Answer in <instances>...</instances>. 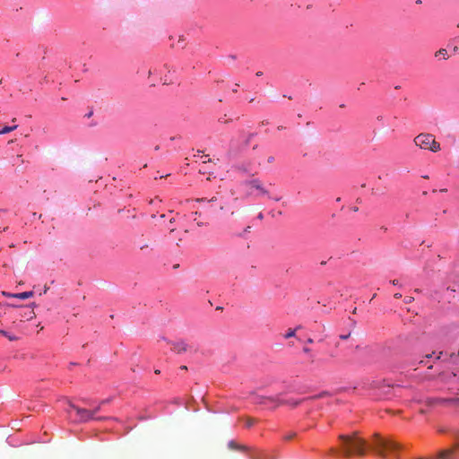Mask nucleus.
Returning <instances> with one entry per match:
<instances>
[{
  "label": "nucleus",
  "instance_id": "dca6fc26",
  "mask_svg": "<svg viewBox=\"0 0 459 459\" xmlns=\"http://www.w3.org/2000/svg\"><path fill=\"white\" fill-rule=\"evenodd\" d=\"M24 316H26L28 319H32L35 316V313L33 310H28V313H25Z\"/></svg>",
  "mask_w": 459,
  "mask_h": 459
},
{
  "label": "nucleus",
  "instance_id": "9d476101",
  "mask_svg": "<svg viewBox=\"0 0 459 459\" xmlns=\"http://www.w3.org/2000/svg\"><path fill=\"white\" fill-rule=\"evenodd\" d=\"M34 295L33 291H24L21 293H15L12 294V298H16L20 299H27L29 298H31Z\"/></svg>",
  "mask_w": 459,
  "mask_h": 459
},
{
  "label": "nucleus",
  "instance_id": "49530a36",
  "mask_svg": "<svg viewBox=\"0 0 459 459\" xmlns=\"http://www.w3.org/2000/svg\"><path fill=\"white\" fill-rule=\"evenodd\" d=\"M248 229H250V226H247V228H246V231H248Z\"/></svg>",
  "mask_w": 459,
  "mask_h": 459
},
{
  "label": "nucleus",
  "instance_id": "4468645a",
  "mask_svg": "<svg viewBox=\"0 0 459 459\" xmlns=\"http://www.w3.org/2000/svg\"><path fill=\"white\" fill-rule=\"evenodd\" d=\"M16 128H17V126H4V127L0 131V134L10 133V132L13 131V130H14V129H16Z\"/></svg>",
  "mask_w": 459,
  "mask_h": 459
},
{
  "label": "nucleus",
  "instance_id": "cd10ccee",
  "mask_svg": "<svg viewBox=\"0 0 459 459\" xmlns=\"http://www.w3.org/2000/svg\"><path fill=\"white\" fill-rule=\"evenodd\" d=\"M394 298L395 299H400V298H402V294L401 293H395L394 294Z\"/></svg>",
  "mask_w": 459,
  "mask_h": 459
},
{
  "label": "nucleus",
  "instance_id": "1a4fd4ad",
  "mask_svg": "<svg viewBox=\"0 0 459 459\" xmlns=\"http://www.w3.org/2000/svg\"><path fill=\"white\" fill-rule=\"evenodd\" d=\"M169 344L171 345V351H174L177 354H182L191 348L190 345H188L185 341L179 340L177 342H170Z\"/></svg>",
  "mask_w": 459,
  "mask_h": 459
},
{
  "label": "nucleus",
  "instance_id": "e433bc0d",
  "mask_svg": "<svg viewBox=\"0 0 459 459\" xmlns=\"http://www.w3.org/2000/svg\"><path fill=\"white\" fill-rule=\"evenodd\" d=\"M232 200H233L234 202H237V201H238V197H233V198H232Z\"/></svg>",
  "mask_w": 459,
  "mask_h": 459
},
{
  "label": "nucleus",
  "instance_id": "f704fd0d",
  "mask_svg": "<svg viewBox=\"0 0 459 459\" xmlns=\"http://www.w3.org/2000/svg\"><path fill=\"white\" fill-rule=\"evenodd\" d=\"M174 221H175V218H171V219L169 220V223H170V224H172Z\"/></svg>",
  "mask_w": 459,
  "mask_h": 459
},
{
  "label": "nucleus",
  "instance_id": "412c9836",
  "mask_svg": "<svg viewBox=\"0 0 459 459\" xmlns=\"http://www.w3.org/2000/svg\"><path fill=\"white\" fill-rule=\"evenodd\" d=\"M412 300H413L412 297H405V299H404V302L407 304L412 302Z\"/></svg>",
  "mask_w": 459,
  "mask_h": 459
},
{
  "label": "nucleus",
  "instance_id": "72a5a7b5",
  "mask_svg": "<svg viewBox=\"0 0 459 459\" xmlns=\"http://www.w3.org/2000/svg\"><path fill=\"white\" fill-rule=\"evenodd\" d=\"M234 194H235V193H234V191H233V190H230V196H233V195H234Z\"/></svg>",
  "mask_w": 459,
  "mask_h": 459
},
{
  "label": "nucleus",
  "instance_id": "4c0bfd02",
  "mask_svg": "<svg viewBox=\"0 0 459 459\" xmlns=\"http://www.w3.org/2000/svg\"><path fill=\"white\" fill-rule=\"evenodd\" d=\"M48 287H45L44 289V293H46L48 291Z\"/></svg>",
  "mask_w": 459,
  "mask_h": 459
},
{
  "label": "nucleus",
  "instance_id": "0eeeda50",
  "mask_svg": "<svg viewBox=\"0 0 459 459\" xmlns=\"http://www.w3.org/2000/svg\"><path fill=\"white\" fill-rule=\"evenodd\" d=\"M70 407L76 411V414L81 421H88L91 419H94V414L98 412L100 409V406H98L93 411H89L86 409H81L76 407L75 405L70 403Z\"/></svg>",
  "mask_w": 459,
  "mask_h": 459
},
{
  "label": "nucleus",
  "instance_id": "8fccbe9b",
  "mask_svg": "<svg viewBox=\"0 0 459 459\" xmlns=\"http://www.w3.org/2000/svg\"><path fill=\"white\" fill-rule=\"evenodd\" d=\"M456 357H459V349H458V352H457V355H456Z\"/></svg>",
  "mask_w": 459,
  "mask_h": 459
},
{
  "label": "nucleus",
  "instance_id": "a18cd8bd",
  "mask_svg": "<svg viewBox=\"0 0 459 459\" xmlns=\"http://www.w3.org/2000/svg\"><path fill=\"white\" fill-rule=\"evenodd\" d=\"M195 215H199V216L201 215V213H198V212H195Z\"/></svg>",
  "mask_w": 459,
  "mask_h": 459
},
{
  "label": "nucleus",
  "instance_id": "4be33fe9",
  "mask_svg": "<svg viewBox=\"0 0 459 459\" xmlns=\"http://www.w3.org/2000/svg\"><path fill=\"white\" fill-rule=\"evenodd\" d=\"M350 335H351L350 333L348 334H342V335H340V338L342 340H346L350 337Z\"/></svg>",
  "mask_w": 459,
  "mask_h": 459
},
{
  "label": "nucleus",
  "instance_id": "473e14b6",
  "mask_svg": "<svg viewBox=\"0 0 459 459\" xmlns=\"http://www.w3.org/2000/svg\"><path fill=\"white\" fill-rule=\"evenodd\" d=\"M330 452H331L332 454H334V453H336V450H335L334 448H331V449H330Z\"/></svg>",
  "mask_w": 459,
  "mask_h": 459
},
{
  "label": "nucleus",
  "instance_id": "ddd939ff",
  "mask_svg": "<svg viewBox=\"0 0 459 459\" xmlns=\"http://www.w3.org/2000/svg\"><path fill=\"white\" fill-rule=\"evenodd\" d=\"M235 169L236 170L238 171H240V172H244V173H248L249 172V169L245 166L244 164H238V165H236L235 166Z\"/></svg>",
  "mask_w": 459,
  "mask_h": 459
},
{
  "label": "nucleus",
  "instance_id": "20e7f679",
  "mask_svg": "<svg viewBox=\"0 0 459 459\" xmlns=\"http://www.w3.org/2000/svg\"><path fill=\"white\" fill-rule=\"evenodd\" d=\"M414 143L421 149L429 150L433 152L440 151V143L436 141L431 134H420L414 138Z\"/></svg>",
  "mask_w": 459,
  "mask_h": 459
},
{
  "label": "nucleus",
  "instance_id": "2eb2a0df",
  "mask_svg": "<svg viewBox=\"0 0 459 459\" xmlns=\"http://www.w3.org/2000/svg\"><path fill=\"white\" fill-rule=\"evenodd\" d=\"M296 334V329L290 328L284 335V338L289 339L290 337H294Z\"/></svg>",
  "mask_w": 459,
  "mask_h": 459
},
{
  "label": "nucleus",
  "instance_id": "6e6552de",
  "mask_svg": "<svg viewBox=\"0 0 459 459\" xmlns=\"http://www.w3.org/2000/svg\"><path fill=\"white\" fill-rule=\"evenodd\" d=\"M243 185L251 189H255L259 195L269 196V191L264 187L263 182L259 178H252L243 182Z\"/></svg>",
  "mask_w": 459,
  "mask_h": 459
},
{
  "label": "nucleus",
  "instance_id": "09e8293b",
  "mask_svg": "<svg viewBox=\"0 0 459 459\" xmlns=\"http://www.w3.org/2000/svg\"><path fill=\"white\" fill-rule=\"evenodd\" d=\"M248 229H250V226H247V228H246V231H248Z\"/></svg>",
  "mask_w": 459,
  "mask_h": 459
},
{
  "label": "nucleus",
  "instance_id": "5701e85b",
  "mask_svg": "<svg viewBox=\"0 0 459 459\" xmlns=\"http://www.w3.org/2000/svg\"><path fill=\"white\" fill-rule=\"evenodd\" d=\"M253 423H254V420L252 419H248L247 420V427H251L253 425Z\"/></svg>",
  "mask_w": 459,
  "mask_h": 459
},
{
  "label": "nucleus",
  "instance_id": "de8ad7c7",
  "mask_svg": "<svg viewBox=\"0 0 459 459\" xmlns=\"http://www.w3.org/2000/svg\"><path fill=\"white\" fill-rule=\"evenodd\" d=\"M248 229H250V226H247V228H246V231H248Z\"/></svg>",
  "mask_w": 459,
  "mask_h": 459
},
{
  "label": "nucleus",
  "instance_id": "a878e982",
  "mask_svg": "<svg viewBox=\"0 0 459 459\" xmlns=\"http://www.w3.org/2000/svg\"><path fill=\"white\" fill-rule=\"evenodd\" d=\"M379 388H383V389H385V388H386V389H388V390H389V389L391 388V386H390L389 385H385V384H383V385H381V386H379Z\"/></svg>",
  "mask_w": 459,
  "mask_h": 459
},
{
  "label": "nucleus",
  "instance_id": "423d86ee",
  "mask_svg": "<svg viewBox=\"0 0 459 459\" xmlns=\"http://www.w3.org/2000/svg\"><path fill=\"white\" fill-rule=\"evenodd\" d=\"M228 195H218L214 197H212L211 200L208 201V204H210V207L207 209V212H212L211 209L213 206L214 203V211L216 208H218L221 211H229L230 210V204L228 203Z\"/></svg>",
  "mask_w": 459,
  "mask_h": 459
},
{
  "label": "nucleus",
  "instance_id": "c9c22d12",
  "mask_svg": "<svg viewBox=\"0 0 459 459\" xmlns=\"http://www.w3.org/2000/svg\"><path fill=\"white\" fill-rule=\"evenodd\" d=\"M258 218L261 220L263 219V214L261 212L258 214Z\"/></svg>",
  "mask_w": 459,
  "mask_h": 459
},
{
  "label": "nucleus",
  "instance_id": "c85d7f7f",
  "mask_svg": "<svg viewBox=\"0 0 459 459\" xmlns=\"http://www.w3.org/2000/svg\"><path fill=\"white\" fill-rule=\"evenodd\" d=\"M3 294L6 297H11L12 298V294L13 293H6V292H3Z\"/></svg>",
  "mask_w": 459,
  "mask_h": 459
},
{
  "label": "nucleus",
  "instance_id": "ea45409f",
  "mask_svg": "<svg viewBox=\"0 0 459 459\" xmlns=\"http://www.w3.org/2000/svg\"><path fill=\"white\" fill-rule=\"evenodd\" d=\"M160 371L159 369L155 370V374H160Z\"/></svg>",
  "mask_w": 459,
  "mask_h": 459
},
{
  "label": "nucleus",
  "instance_id": "2f4dec72",
  "mask_svg": "<svg viewBox=\"0 0 459 459\" xmlns=\"http://www.w3.org/2000/svg\"><path fill=\"white\" fill-rule=\"evenodd\" d=\"M180 369H182V370H187V367H186V366H181V367H180Z\"/></svg>",
  "mask_w": 459,
  "mask_h": 459
},
{
  "label": "nucleus",
  "instance_id": "c756f323",
  "mask_svg": "<svg viewBox=\"0 0 459 459\" xmlns=\"http://www.w3.org/2000/svg\"><path fill=\"white\" fill-rule=\"evenodd\" d=\"M307 343H313V342H314V341H313V339H312V338H308V339L307 340Z\"/></svg>",
  "mask_w": 459,
  "mask_h": 459
},
{
  "label": "nucleus",
  "instance_id": "f257e3e1",
  "mask_svg": "<svg viewBox=\"0 0 459 459\" xmlns=\"http://www.w3.org/2000/svg\"><path fill=\"white\" fill-rule=\"evenodd\" d=\"M446 383L448 385L447 390L451 394V396L447 397H427L421 402L429 407L436 406H447V407H457L459 406V397L456 396V392L459 391V378L455 374H449L446 377Z\"/></svg>",
  "mask_w": 459,
  "mask_h": 459
},
{
  "label": "nucleus",
  "instance_id": "9b49d317",
  "mask_svg": "<svg viewBox=\"0 0 459 459\" xmlns=\"http://www.w3.org/2000/svg\"><path fill=\"white\" fill-rule=\"evenodd\" d=\"M435 57H442L444 60H446L448 58L447 50L440 48L435 53Z\"/></svg>",
  "mask_w": 459,
  "mask_h": 459
},
{
  "label": "nucleus",
  "instance_id": "3c124183",
  "mask_svg": "<svg viewBox=\"0 0 459 459\" xmlns=\"http://www.w3.org/2000/svg\"><path fill=\"white\" fill-rule=\"evenodd\" d=\"M2 212H5V211H4V210H0V213H1Z\"/></svg>",
  "mask_w": 459,
  "mask_h": 459
},
{
  "label": "nucleus",
  "instance_id": "7c9ffc66",
  "mask_svg": "<svg viewBox=\"0 0 459 459\" xmlns=\"http://www.w3.org/2000/svg\"><path fill=\"white\" fill-rule=\"evenodd\" d=\"M392 283H393L394 285H398V280H393V281H392Z\"/></svg>",
  "mask_w": 459,
  "mask_h": 459
},
{
  "label": "nucleus",
  "instance_id": "79ce46f5",
  "mask_svg": "<svg viewBox=\"0 0 459 459\" xmlns=\"http://www.w3.org/2000/svg\"><path fill=\"white\" fill-rule=\"evenodd\" d=\"M357 308L355 307L352 311L353 314H356Z\"/></svg>",
  "mask_w": 459,
  "mask_h": 459
},
{
  "label": "nucleus",
  "instance_id": "58836bf2",
  "mask_svg": "<svg viewBox=\"0 0 459 459\" xmlns=\"http://www.w3.org/2000/svg\"><path fill=\"white\" fill-rule=\"evenodd\" d=\"M313 362H314V356L311 355V363H313Z\"/></svg>",
  "mask_w": 459,
  "mask_h": 459
},
{
  "label": "nucleus",
  "instance_id": "b1692460",
  "mask_svg": "<svg viewBox=\"0 0 459 459\" xmlns=\"http://www.w3.org/2000/svg\"><path fill=\"white\" fill-rule=\"evenodd\" d=\"M303 351L307 354H310L311 353V350L308 348V347H304L303 348Z\"/></svg>",
  "mask_w": 459,
  "mask_h": 459
},
{
  "label": "nucleus",
  "instance_id": "a19ab883",
  "mask_svg": "<svg viewBox=\"0 0 459 459\" xmlns=\"http://www.w3.org/2000/svg\"><path fill=\"white\" fill-rule=\"evenodd\" d=\"M446 191H447L446 189H441V190H440V192H443V193H445V192H446Z\"/></svg>",
  "mask_w": 459,
  "mask_h": 459
},
{
  "label": "nucleus",
  "instance_id": "37998d69",
  "mask_svg": "<svg viewBox=\"0 0 459 459\" xmlns=\"http://www.w3.org/2000/svg\"><path fill=\"white\" fill-rule=\"evenodd\" d=\"M175 231V229H170V233H173Z\"/></svg>",
  "mask_w": 459,
  "mask_h": 459
},
{
  "label": "nucleus",
  "instance_id": "a211bd4d",
  "mask_svg": "<svg viewBox=\"0 0 459 459\" xmlns=\"http://www.w3.org/2000/svg\"><path fill=\"white\" fill-rule=\"evenodd\" d=\"M23 161L22 155H17L13 160V165L16 163H23Z\"/></svg>",
  "mask_w": 459,
  "mask_h": 459
},
{
  "label": "nucleus",
  "instance_id": "f8f14e48",
  "mask_svg": "<svg viewBox=\"0 0 459 459\" xmlns=\"http://www.w3.org/2000/svg\"><path fill=\"white\" fill-rule=\"evenodd\" d=\"M0 335H3V337L8 338L10 341H16L18 338L15 335L10 334L8 332L0 330Z\"/></svg>",
  "mask_w": 459,
  "mask_h": 459
},
{
  "label": "nucleus",
  "instance_id": "6ab92c4d",
  "mask_svg": "<svg viewBox=\"0 0 459 459\" xmlns=\"http://www.w3.org/2000/svg\"><path fill=\"white\" fill-rule=\"evenodd\" d=\"M229 447L231 448V449H238V448H240V446H238L234 441H230L229 443Z\"/></svg>",
  "mask_w": 459,
  "mask_h": 459
},
{
  "label": "nucleus",
  "instance_id": "bb28decb",
  "mask_svg": "<svg viewBox=\"0 0 459 459\" xmlns=\"http://www.w3.org/2000/svg\"><path fill=\"white\" fill-rule=\"evenodd\" d=\"M274 161V157L271 156L268 158V162L273 163Z\"/></svg>",
  "mask_w": 459,
  "mask_h": 459
},
{
  "label": "nucleus",
  "instance_id": "aec40b11",
  "mask_svg": "<svg viewBox=\"0 0 459 459\" xmlns=\"http://www.w3.org/2000/svg\"><path fill=\"white\" fill-rule=\"evenodd\" d=\"M194 221H196L199 227L205 226L208 224V221H198L197 218H195Z\"/></svg>",
  "mask_w": 459,
  "mask_h": 459
},
{
  "label": "nucleus",
  "instance_id": "393cba45",
  "mask_svg": "<svg viewBox=\"0 0 459 459\" xmlns=\"http://www.w3.org/2000/svg\"><path fill=\"white\" fill-rule=\"evenodd\" d=\"M253 134H249L248 136H247V139L246 140V145H247L252 138Z\"/></svg>",
  "mask_w": 459,
  "mask_h": 459
},
{
  "label": "nucleus",
  "instance_id": "7ed1b4c3",
  "mask_svg": "<svg viewBox=\"0 0 459 459\" xmlns=\"http://www.w3.org/2000/svg\"><path fill=\"white\" fill-rule=\"evenodd\" d=\"M370 447L380 456L385 457L387 453L394 454L401 446L391 439H385L375 434L372 437Z\"/></svg>",
  "mask_w": 459,
  "mask_h": 459
},
{
  "label": "nucleus",
  "instance_id": "f3484780",
  "mask_svg": "<svg viewBox=\"0 0 459 459\" xmlns=\"http://www.w3.org/2000/svg\"><path fill=\"white\" fill-rule=\"evenodd\" d=\"M295 436H296V433H295V432H290V433H289V434L285 435V436L283 437V438H284L285 440H290V439H291V438H293Z\"/></svg>",
  "mask_w": 459,
  "mask_h": 459
},
{
  "label": "nucleus",
  "instance_id": "39448f33",
  "mask_svg": "<svg viewBox=\"0 0 459 459\" xmlns=\"http://www.w3.org/2000/svg\"><path fill=\"white\" fill-rule=\"evenodd\" d=\"M316 397L317 396H311V397L305 398V400H314ZM303 401H304V399H303ZM301 403H302V400L290 399V400L283 401V400H280L278 397H264L261 401V403L265 404V405L273 403L274 407H277L279 405L286 404V405H290L293 408L299 405Z\"/></svg>",
  "mask_w": 459,
  "mask_h": 459
},
{
  "label": "nucleus",
  "instance_id": "c03bdc74",
  "mask_svg": "<svg viewBox=\"0 0 459 459\" xmlns=\"http://www.w3.org/2000/svg\"><path fill=\"white\" fill-rule=\"evenodd\" d=\"M107 403V401H106V400H104V401H102V402H101V404H104V403Z\"/></svg>",
  "mask_w": 459,
  "mask_h": 459
},
{
  "label": "nucleus",
  "instance_id": "f03ea898",
  "mask_svg": "<svg viewBox=\"0 0 459 459\" xmlns=\"http://www.w3.org/2000/svg\"><path fill=\"white\" fill-rule=\"evenodd\" d=\"M340 449L345 457L359 456L366 455L368 445L366 440L354 432L351 435H340Z\"/></svg>",
  "mask_w": 459,
  "mask_h": 459
}]
</instances>
